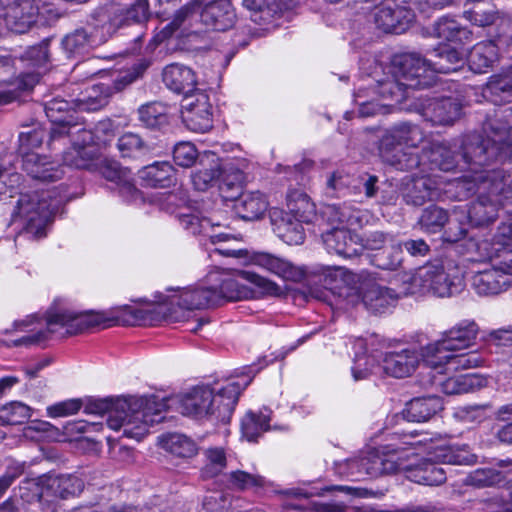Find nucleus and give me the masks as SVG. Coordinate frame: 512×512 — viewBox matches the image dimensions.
<instances>
[{
    "instance_id": "423d86ee",
    "label": "nucleus",
    "mask_w": 512,
    "mask_h": 512,
    "mask_svg": "<svg viewBox=\"0 0 512 512\" xmlns=\"http://www.w3.org/2000/svg\"><path fill=\"white\" fill-rule=\"evenodd\" d=\"M485 138L474 135L465 145L464 157L483 165L490 160H512V107L495 110L483 124Z\"/></svg>"
},
{
    "instance_id": "4d7b16f0",
    "label": "nucleus",
    "mask_w": 512,
    "mask_h": 512,
    "mask_svg": "<svg viewBox=\"0 0 512 512\" xmlns=\"http://www.w3.org/2000/svg\"><path fill=\"white\" fill-rule=\"evenodd\" d=\"M32 416V408L23 402L13 401L0 409V421L7 425H20Z\"/></svg>"
},
{
    "instance_id": "b1692460",
    "label": "nucleus",
    "mask_w": 512,
    "mask_h": 512,
    "mask_svg": "<svg viewBox=\"0 0 512 512\" xmlns=\"http://www.w3.org/2000/svg\"><path fill=\"white\" fill-rule=\"evenodd\" d=\"M468 259L473 262L493 263L496 258H502L505 254H512V250L506 247L504 240L498 237V230L492 239H484L473 235L465 243Z\"/></svg>"
},
{
    "instance_id": "412c9836",
    "label": "nucleus",
    "mask_w": 512,
    "mask_h": 512,
    "mask_svg": "<svg viewBox=\"0 0 512 512\" xmlns=\"http://www.w3.org/2000/svg\"><path fill=\"white\" fill-rule=\"evenodd\" d=\"M417 101L415 110L433 125H449L460 117L461 105L455 98L432 99L421 95Z\"/></svg>"
},
{
    "instance_id": "c756f323",
    "label": "nucleus",
    "mask_w": 512,
    "mask_h": 512,
    "mask_svg": "<svg viewBox=\"0 0 512 512\" xmlns=\"http://www.w3.org/2000/svg\"><path fill=\"white\" fill-rule=\"evenodd\" d=\"M419 158L420 164L418 167L425 168L426 162H428L431 173H434L435 170L452 171L459 165L447 144L438 141H433L429 144V147L424 148Z\"/></svg>"
},
{
    "instance_id": "9d476101",
    "label": "nucleus",
    "mask_w": 512,
    "mask_h": 512,
    "mask_svg": "<svg viewBox=\"0 0 512 512\" xmlns=\"http://www.w3.org/2000/svg\"><path fill=\"white\" fill-rule=\"evenodd\" d=\"M425 138L423 130L411 122H399L383 133L379 143V154L383 161L397 170H411L420 164L417 154L406 148L418 147Z\"/></svg>"
},
{
    "instance_id": "a19ab883",
    "label": "nucleus",
    "mask_w": 512,
    "mask_h": 512,
    "mask_svg": "<svg viewBox=\"0 0 512 512\" xmlns=\"http://www.w3.org/2000/svg\"><path fill=\"white\" fill-rule=\"evenodd\" d=\"M291 0H243V5L251 12L255 23L270 22L275 15L290 8Z\"/></svg>"
},
{
    "instance_id": "774afa93",
    "label": "nucleus",
    "mask_w": 512,
    "mask_h": 512,
    "mask_svg": "<svg viewBox=\"0 0 512 512\" xmlns=\"http://www.w3.org/2000/svg\"><path fill=\"white\" fill-rule=\"evenodd\" d=\"M174 162L181 167L192 166L197 159V150L190 142H181L173 150Z\"/></svg>"
},
{
    "instance_id": "8fccbe9b",
    "label": "nucleus",
    "mask_w": 512,
    "mask_h": 512,
    "mask_svg": "<svg viewBox=\"0 0 512 512\" xmlns=\"http://www.w3.org/2000/svg\"><path fill=\"white\" fill-rule=\"evenodd\" d=\"M161 447L169 453L183 458L197 454V444L191 438L180 433H168L159 437Z\"/></svg>"
},
{
    "instance_id": "39448f33",
    "label": "nucleus",
    "mask_w": 512,
    "mask_h": 512,
    "mask_svg": "<svg viewBox=\"0 0 512 512\" xmlns=\"http://www.w3.org/2000/svg\"><path fill=\"white\" fill-rule=\"evenodd\" d=\"M166 402L156 396L116 399L107 426L123 437L140 441L150 428L164 419Z\"/></svg>"
},
{
    "instance_id": "864d4df0",
    "label": "nucleus",
    "mask_w": 512,
    "mask_h": 512,
    "mask_svg": "<svg viewBox=\"0 0 512 512\" xmlns=\"http://www.w3.org/2000/svg\"><path fill=\"white\" fill-rule=\"evenodd\" d=\"M43 478H47V474L26 478L19 486L20 497L26 502L38 501L41 508L42 502H50L46 499L47 491Z\"/></svg>"
},
{
    "instance_id": "bb28decb",
    "label": "nucleus",
    "mask_w": 512,
    "mask_h": 512,
    "mask_svg": "<svg viewBox=\"0 0 512 512\" xmlns=\"http://www.w3.org/2000/svg\"><path fill=\"white\" fill-rule=\"evenodd\" d=\"M201 22L215 31H226L236 21V13L230 0H213L200 11Z\"/></svg>"
},
{
    "instance_id": "de8ad7c7",
    "label": "nucleus",
    "mask_w": 512,
    "mask_h": 512,
    "mask_svg": "<svg viewBox=\"0 0 512 512\" xmlns=\"http://www.w3.org/2000/svg\"><path fill=\"white\" fill-rule=\"evenodd\" d=\"M204 465L200 470L201 478L213 479L227 468L228 455L224 447L211 446L203 450Z\"/></svg>"
},
{
    "instance_id": "f704fd0d",
    "label": "nucleus",
    "mask_w": 512,
    "mask_h": 512,
    "mask_svg": "<svg viewBox=\"0 0 512 512\" xmlns=\"http://www.w3.org/2000/svg\"><path fill=\"white\" fill-rule=\"evenodd\" d=\"M252 262L256 266L289 281H297L302 277V272L290 261L270 253L259 252L252 256Z\"/></svg>"
},
{
    "instance_id": "6e6552de",
    "label": "nucleus",
    "mask_w": 512,
    "mask_h": 512,
    "mask_svg": "<svg viewBox=\"0 0 512 512\" xmlns=\"http://www.w3.org/2000/svg\"><path fill=\"white\" fill-rule=\"evenodd\" d=\"M426 446V456L409 462L407 478L418 484L439 486L446 481V471L439 466L441 463L456 465H471L477 457L466 450L454 449L445 445H437L431 439L419 440L411 445Z\"/></svg>"
},
{
    "instance_id": "9b49d317",
    "label": "nucleus",
    "mask_w": 512,
    "mask_h": 512,
    "mask_svg": "<svg viewBox=\"0 0 512 512\" xmlns=\"http://www.w3.org/2000/svg\"><path fill=\"white\" fill-rule=\"evenodd\" d=\"M45 136L46 131L41 127L20 133L19 153L22 156V168L29 176L42 182H53L64 175L61 165L32 151L41 146Z\"/></svg>"
},
{
    "instance_id": "473e14b6",
    "label": "nucleus",
    "mask_w": 512,
    "mask_h": 512,
    "mask_svg": "<svg viewBox=\"0 0 512 512\" xmlns=\"http://www.w3.org/2000/svg\"><path fill=\"white\" fill-rule=\"evenodd\" d=\"M425 364L433 369L445 367V371L470 369L481 365L482 357L476 352L457 353L447 352L435 355V357L422 358Z\"/></svg>"
},
{
    "instance_id": "6ab92c4d",
    "label": "nucleus",
    "mask_w": 512,
    "mask_h": 512,
    "mask_svg": "<svg viewBox=\"0 0 512 512\" xmlns=\"http://www.w3.org/2000/svg\"><path fill=\"white\" fill-rule=\"evenodd\" d=\"M110 36L105 23L100 27L89 24L65 35L62 47L69 57L82 56L104 44Z\"/></svg>"
},
{
    "instance_id": "c85d7f7f",
    "label": "nucleus",
    "mask_w": 512,
    "mask_h": 512,
    "mask_svg": "<svg viewBox=\"0 0 512 512\" xmlns=\"http://www.w3.org/2000/svg\"><path fill=\"white\" fill-rule=\"evenodd\" d=\"M165 86L176 94L191 95L195 92L197 79L194 71L188 66L172 63L167 65L162 73Z\"/></svg>"
},
{
    "instance_id": "79ce46f5",
    "label": "nucleus",
    "mask_w": 512,
    "mask_h": 512,
    "mask_svg": "<svg viewBox=\"0 0 512 512\" xmlns=\"http://www.w3.org/2000/svg\"><path fill=\"white\" fill-rule=\"evenodd\" d=\"M236 213L244 220L261 218L268 208V201L261 192L243 193L235 202Z\"/></svg>"
},
{
    "instance_id": "e2e57ef3",
    "label": "nucleus",
    "mask_w": 512,
    "mask_h": 512,
    "mask_svg": "<svg viewBox=\"0 0 512 512\" xmlns=\"http://www.w3.org/2000/svg\"><path fill=\"white\" fill-rule=\"evenodd\" d=\"M221 170L218 164L209 168L197 169L191 174V181L196 190L206 191L218 180Z\"/></svg>"
},
{
    "instance_id": "4be33fe9",
    "label": "nucleus",
    "mask_w": 512,
    "mask_h": 512,
    "mask_svg": "<svg viewBox=\"0 0 512 512\" xmlns=\"http://www.w3.org/2000/svg\"><path fill=\"white\" fill-rule=\"evenodd\" d=\"M206 283L211 284L213 294L218 296L217 305L225 301H240L252 297V290L239 281L228 271L216 269L206 276Z\"/></svg>"
},
{
    "instance_id": "7c9ffc66",
    "label": "nucleus",
    "mask_w": 512,
    "mask_h": 512,
    "mask_svg": "<svg viewBox=\"0 0 512 512\" xmlns=\"http://www.w3.org/2000/svg\"><path fill=\"white\" fill-rule=\"evenodd\" d=\"M95 165H99L101 175L118 185L120 194L128 201H136L141 198L140 191L131 182L129 172L122 169L118 163L107 160H100Z\"/></svg>"
},
{
    "instance_id": "69168bd1",
    "label": "nucleus",
    "mask_w": 512,
    "mask_h": 512,
    "mask_svg": "<svg viewBox=\"0 0 512 512\" xmlns=\"http://www.w3.org/2000/svg\"><path fill=\"white\" fill-rule=\"evenodd\" d=\"M442 391L447 395H456L469 392L473 387V377L469 374L448 377L439 381Z\"/></svg>"
},
{
    "instance_id": "4468645a",
    "label": "nucleus",
    "mask_w": 512,
    "mask_h": 512,
    "mask_svg": "<svg viewBox=\"0 0 512 512\" xmlns=\"http://www.w3.org/2000/svg\"><path fill=\"white\" fill-rule=\"evenodd\" d=\"M49 40L46 39L40 44L29 47L21 60L26 62L28 67L33 68L32 72L21 74L17 79L8 83V90L0 93V104H6L17 98V91L32 89L40 79L41 69L45 70L49 62L48 53Z\"/></svg>"
},
{
    "instance_id": "2eb2a0df",
    "label": "nucleus",
    "mask_w": 512,
    "mask_h": 512,
    "mask_svg": "<svg viewBox=\"0 0 512 512\" xmlns=\"http://www.w3.org/2000/svg\"><path fill=\"white\" fill-rule=\"evenodd\" d=\"M479 326L474 320L464 319L441 334L440 339L421 348V357L430 358L447 352L469 348L477 338Z\"/></svg>"
},
{
    "instance_id": "bf43d9fd",
    "label": "nucleus",
    "mask_w": 512,
    "mask_h": 512,
    "mask_svg": "<svg viewBox=\"0 0 512 512\" xmlns=\"http://www.w3.org/2000/svg\"><path fill=\"white\" fill-rule=\"evenodd\" d=\"M504 479L503 474L495 468H479L468 474L466 484L484 488L499 484Z\"/></svg>"
},
{
    "instance_id": "ddd939ff",
    "label": "nucleus",
    "mask_w": 512,
    "mask_h": 512,
    "mask_svg": "<svg viewBox=\"0 0 512 512\" xmlns=\"http://www.w3.org/2000/svg\"><path fill=\"white\" fill-rule=\"evenodd\" d=\"M471 286L479 296H496L512 286V254L496 258L489 267L474 273Z\"/></svg>"
},
{
    "instance_id": "1a4fd4ad",
    "label": "nucleus",
    "mask_w": 512,
    "mask_h": 512,
    "mask_svg": "<svg viewBox=\"0 0 512 512\" xmlns=\"http://www.w3.org/2000/svg\"><path fill=\"white\" fill-rule=\"evenodd\" d=\"M411 295L431 293L437 297H451L464 288L460 267L452 260H435L418 268L414 273L403 272Z\"/></svg>"
},
{
    "instance_id": "ea45409f",
    "label": "nucleus",
    "mask_w": 512,
    "mask_h": 512,
    "mask_svg": "<svg viewBox=\"0 0 512 512\" xmlns=\"http://www.w3.org/2000/svg\"><path fill=\"white\" fill-rule=\"evenodd\" d=\"M139 177L145 186L152 188H167L175 181L174 168L166 161L143 167L139 171Z\"/></svg>"
},
{
    "instance_id": "c9c22d12",
    "label": "nucleus",
    "mask_w": 512,
    "mask_h": 512,
    "mask_svg": "<svg viewBox=\"0 0 512 512\" xmlns=\"http://www.w3.org/2000/svg\"><path fill=\"white\" fill-rule=\"evenodd\" d=\"M443 409L438 396L417 397L406 404L403 416L411 422H425Z\"/></svg>"
},
{
    "instance_id": "f3484780",
    "label": "nucleus",
    "mask_w": 512,
    "mask_h": 512,
    "mask_svg": "<svg viewBox=\"0 0 512 512\" xmlns=\"http://www.w3.org/2000/svg\"><path fill=\"white\" fill-rule=\"evenodd\" d=\"M181 117L186 127L197 133H206L213 127L212 105L205 91L186 95L181 102Z\"/></svg>"
},
{
    "instance_id": "5fc2aeb1",
    "label": "nucleus",
    "mask_w": 512,
    "mask_h": 512,
    "mask_svg": "<svg viewBox=\"0 0 512 512\" xmlns=\"http://www.w3.org/2000/svg\"><path fill=\"white\" fill-rule=\"evenodd\" d=\"M138 114L139 120L148 128H158L168 123L167 107L159 102L141 106Z\"/></svg>"
},
{
    "instance_id": "a18cd8bd",
    "label": "nucleus",
    "mask_w": 512,
    "mask_h": 512,
    "mask_svg": "<svg viewBox=\"0 0 512 512\" xmlns=\"http://www.w3.org/2000/svg\"><path fill=\"white\" fill-rule=\"evenodd\" d=\"M349 475L355 479L364 476L379 477L383 475V459L382 453L375 451L369 452L367 455L351 459L348 461Z\"/></svg>"
},
{
    "instance_id": "2f4dec72",
    "label": "nucleus",
    "mask_w": 512,
    "mask_h": 512,
    "mask_svg": "<svg viewBox=\"0 0 512 512\" xmlns=\"http://www.w3.org/2000/svg\"><path fill=\"white\" fill-rule=\"evenodd\" d=\"M43 480L47 496L63 500L76 497L84 490L83 480L72 474H47V478H43Z\"/></svg>"
},
{
    "instance_id": "72a5a7b5",
    "label": "nucleus",
    "mask_w": 512,
    "mask_h": 512,
    "mask_svg": "<svg viewBox=\"0 0 512 512\" xmlns=\"http://www.w3.org/2000/svg\"><path fill=\"white\" fill-rule=\"evenodd\" d=\"M357 236L344 228L330 229L322 233L323 243L329 253L343 258H353L358 255Z\"/></svg>"
},
{
    "instance_id": "338daca9",
    "label": "nucleus",
    "mask_w": 512,
    "mask_h": 512,
    "mask_svg": "<svg viewBox=\"0 0 512 512\" xmlns=\"http://www.w3.org/2000/svg\"><path fill=\"white\" fill-rule=\"evenodd\" d=\"M296 220V222H285L278 226L280 237L289 245H299L304 242L305 234L303 226Z\"/></svg>"
},
{
    "instance_id": "a878e982",
    "label": "nucleus",
    "mask_w": 512,
    "mask_h": 512,
    "mask_svg": "<svg viewBox=\"0 0 512 512\" xmlns=\"http://www.w3.org/2000/svg\"><path fill=\"white\" fill-rule=\"evenodd\" d=\"M74 134L78 135L81 144L74 141L72 147L64 152V165L77 169H91L94 166L96 156L95 147L90 145L92 134L84 128H78L74 131Z\"/></svg>"
},
{
    "instance_id": "3c124183",
    "label": "nucleus",
    "mask_w": 512,
    "mask_h": 512,
    "mask_svg": "<svg viewBox=\"0 0 512 512\" xmlns=\"http://www.w3.org/2000/svg\"><path fill=\"white\" fill-rule=\"evenodd\" d=\"M436 37L450 42H464L470 39L471 32L454 18L444 16L434 24Z\"/></svg>"
},
{
    "instance_id": "c03bdc74",
    "label": "nucleus",
    "mask_w": 512,
    "mask_h": 512,
    "mask_svg": "<svg viewBox=\"0 0 512 512\" xmlns=\"http://www.w3.org/2000/svg\"><path fill=\"white\" fill-rule=\"evenodd\" d=\"M498 58V48L493 41H483L473 46L467 62L475 73H485Z\"/></svg>"
},
{
    "instance_id": "0e129e2a",
    "label": "nucleus",
    "mask_w": 512,
    "mask_h": 512,
    "mask_svg": "<svg viewBox=\"0 0 512 512\" xmlns=\"http://www.w3.org/2000/svg\"><path fill=\"white\" fill-rule=\"evenodd\" d=\"M339 228L356 230L363 224L364 213L348 204L338 205Z\"/></svg>"
},
{
    "instance_id": "f257e3e1",
    "label": "nucleus",
    "mask_w": 512,
    "mask_h": 512,
    "mask_svg": "<svg viewBox=\"0 0 512 512\" xmlns=\"http://www.w3.org/2000/svg\"><path fill=\"white\" fill-rule=\"evenodd\" d=\"M464 64V53L450 45H441L429 52V58L410 53L394 57L389 73L391 77L379 80L377 92L383 99L400 103L410 92L432 86L436 73L448 74Z\"/></svg>"
},
{
    "instance_id": "cd10ccee",
    "label": "nucleus",
    "mask_w": 512,
    "mask_h": 512,
    "mask_svg": "<svg viewBox=\"0 0 512 512\" xmlns=\"http://www.w3.org/2000/svg\"><path fill=\"white\" fill-rule=\"evenodd\" d=\"M77 110L74 107L73 99L68 101L64 99L54 98L46 103L45 113L49 118L53 127L50 130L51 140L59 139L63 136L74 135L73 129H76L77 125H72L65 115L70 110Z\"/></svg>"
},
{
    "instance_id": "393cba45",
    "label": "nucleus",
    "mask_w": 512,
    "mask_h": 512,
    "mask_svg": "<svg viewBox=\"0 0 512 512\" xmlns=\"http://www.w3.org/2000/svg\"><path fill=\"white\" fill-rule=\"evenodd\" d=\"M150 5L148 0H136L129 7L112 5L108 9L107 31L111 34L117 29L133 23H144L150 18Z\"/></svg>"
},
{
    "instance_id": "f8f14e48",
    "label": "nucleus",
    "mask_w": 512,
    "mask_h": 512,
    "mask_svg": "<svg viewBox=\"0 0 512 512\" xmlns=\"http://www.w3.org/2000/svg\"><path fill=\"white\" fill-rule=\"evenodd\" d=\"M389 284L390 286H384L371 278L361 282L359 293L367 310L372 313H383L395 305L398 299L411 295V290L403 279V272L397 273Z\"/></svg>"
},
{
    "instance_id": "49530a36",
    "label": "nucleus",
    "mask_w": 512,
    "mask_h": 512,
    "mask_svg": "<svg viewBox=\"0 0 512 512\" xmlns=\"http://www.w3.org/2000/svg\"><path fill=\"white\" fill-rule=\"evenodd\" d=\"M181 226L194 235H204L208 237L212 243L227 241L229 234L218 233L212 234L213 223L209 218L201 217L196 213L181 214L179 217Z\"/></svg>"
},
{
    "instance_id": "a211bd4d",
    "label": "nucleus",
    "mask_w": 512,
    "mask_h": 512,
    "mask_svg": "<svg viewBox=\"0 0 512 512\" xmlns=\"http://www.w3.org/2000/svg\"><path fill=\"white\" fill-rule=\"evenodd\" d=\"M420 173L407 177L403 183L402 196L407 204L421 206L441 195L444 181L435 173H427L425 168H420Z\"/></svg>"
},
{
    "instance_id": "680f3d73",
    "label": "nucleus",
    "mask_w": 512,
    "mask_h": 512,
    "mask_svg": "<svg viewBox=\"0 0 512 512\" xmlns=\"http://www.w3.org/2000/svg\"><path fill=\"white\" fill-rule=\"evenodd\" d=\"M489 408V404L461 406L455 410L454 417L466 424H479L487 418Z\"/></svg>"
},
{
    "instance_id": "dca6fc26",
    "label": "nucleus",
    "mask_w": 512,
    "mask_h": 512,
    "mask_svg": "<svg viewBox=\"0 0 512 512\" xmlns=\"http://www.w3.org/2000/svg\"><path fill=\"white\" fill-rule=\"evenodd\" d=\"M373 19L383 32L402 34L414 21L415 12L409 1L386 0L375 7Z\"/></svg>"
},
{
    "instance_id": "09e8293b",
    "label": "nucleus",
    "mask_w": 512,
    "mask_h": 512,
    "mask_svg": "<svg viewBox=\"0 0 512 512\" xmlns=\"http://www.w3.org/2000/svg\"><path fill=\"white\" fill-rule=\"evenodd\" d=\"M271 410L263 408L259 412L248 411L241 421L243 436L248 441L256 440L262 433L270 429Z\"/></svg>"
},
{
    "instance_id": "37998d69",
    "label": "nucleus",
    "mask_w": 512,
    "mask_h": 512,
    "mask_svg": "<svg viewBox=\"0 0 512 512\" xmlns=\"http://www.w3.org/2000/svg\"><path fill=\"white\" fill-rule=\"evenodd\" d=\"M286 205L289 212L299 222L311 223L317 218L315 204L302 190H289L286 197Z\"/></svg>"
},
{
    "instance_id": "aec40b11",
    "label": "nucleus",
    "mask_w": 512,
    "mask_h": 512,
    "mask_svg": "<svg viewBox=\"0 0 512 512\" xmlns=\"http://www.w3.org/2000/svg\"><path fill=\"white\" fill-rule=\"evenodd\" d=\"M378 358L376 368L380 370V375L394 378L410 376L419 364V354L411 348L388 347Z\"/></svg>"
},
{
    "instance_id": "e433bc0d",
    "label": "nucleus",
    "mask_w": 512,
    "mask_h": 512,
    "mask_svg": "<svg viewBox=\"0 0 512 512\" xmlns=\"http://www.w3.org/2000/svg\"><path fill=\"white\" fill-rule=\"evenodd\" d=\"M112 94L110 85L99 83L87 87L73 99L74 107L80 111H97L107 105Z\"/></svg>"
},
{
    "instance_id": "7ed1b4c3",
    "label": "nucleus",
    "mask_w": 512,
    "mask_h": 512,
    "mask_svg": "<svg viewBox=\"0 0 512 512\" xmlns=\"http://www.w3.org/2000/svg\"><path fill=\"white\" fill-rule=\"evenodd\" d=\"M148 310L136 309L128 305L115 307L106 312L75 313L68 310L49 311L47 327L15 341V345L40 344L49 339L50 335L59 333L76 335L94 327H110L112 325H142L147 322Z\"/></svg>"
},
{
    "instance_id": "4c0bfd02",
    "label": "nucleus",
    "mask_w": 512,
    "mask_h": 512,
    "mask_svg": "<svg viewBox=\"0 0 512 512\" xmlns=\"http://www.w3.org/2000/svg\"><path fill=\"white\" fill-rule=\"evenodd\" d=\"M483 94L494 104L512 102V66L501 73L492 75L483 90Z\"/></svg>"
},
{
    "instance_id": "f03ea898",
    "label": "nucleus",
    "mask_w": 512,
    "mask_h": 512,
    "mask_svg": "<svg viewBox=\"0 0 512 512\" xmlns=\"http://www.w3.org/2000/svg\"><path fill=\"white\" fill-rule=\"evenodd\" d=\"M472 139L473 136H470L464 141L463 151L465 145ZM462 158L474 174L456 181L458 197L465 199L478 193V199L469 205L468 218L476 226L488 224L496 219L498 206L504 204L503 199L512 197V177L500 169L478 171L477 167L482 165L476 164L472 159H466L464 152ZM488 163L489 161L485 165Z\"/></svg>"
},
{
    "instance_id": "20e7f679",
    "label": "nucleus",
    "mask_w": 512,
    "mask_h": 512,
    "mask_svg": "<svg viewBox=\"0 0 512 512\" xmlns=\"http://www.w3.org/2000/svg\"><path fill=\"white\" fill-rule=\"evenodd\" d=\"M252 381L251 377L229 380L224 384L201 385L192 388L180 399L182 414L195 417H208L217 422H228L232 416L239 395Z\"/></svg>"
},
{
    "instance_id": "58836bf2",
    "label": "nucleus",
    "mask_w": 512,
    "mask_h": 512,
    "mask_svg": "<svg viewBox=\"0 0 512 512\" xmlns=\"http://www.w3.org/2000/svg\"><path fill=\"white\" fill-rule=\"evenodd\" d=\"M217 299L211 284H207L206 287L184 289L173 302L184 309L193 310L217 306Z\"/></svg>"
},
{
    "instance_id": "5701e85b",
    "label": "nucleus",
    "mask_w": 512,
    "mask_h": 512,
    "mask_svg": "<svg viewBox=\"0 0 512 512\" xmlns=\"http://www.w3.org/2000/svg\"><path fill=\"white\" fill-rule=\"evenodd\" d=\"M41 13L40 0H15L6 6L4 22L9 30L24 33Z\"/></svg>"
},
{
    "instance_id": "6e6d98bb",
    "label": "nucleus",
    "mask_w": 512,
    "mask_h": 512,
    "mask_svg": "<svg viewBox=\"0 0 512 512\" xmlns=\"http://www.w3.org/2000/svg\"><path fill=\"white\" fill-rule=\"evenodd\" d=\"M117 147L122 157L138 158L150 152V147L135 133H125L119 137Z\"/></svg>"
},
{
    "instance_id": "603ef678",
    "label": "nucleus",
    "mask_w": 512,
    "mask_h": 512,
    "mask_svg": "<svg viewBox=\"0 0 512 512\" xmlns=\"http://www.w3.org/2000/svg\"><path fill=\"white\" fill-rule=\"evenodd\" d=\"M448 212L436 205H430L422 211L418 220L420 228L426 233H437L448 222Z\"/></svg>"
},
{
    "instance_id": "13d9d810",
    "label": "nucleus",
    "mask_w": 512,
    "mask_h": 512,
    "mask_svg": "<svg viewBox=\"0 0 512 512\" xmlns=\"http://www.w3.org/2000/svg\"><path fill=\"white\" fill-rule=\"evenodd\" d=\"M229 488L236 491H245L253 487H263L265 478L256 473H248L243 470H234L226 475Z\"/></svg>"
},
{
    "instance_id": "052dcab7",
    "label": "nucleus",
    "mask_w": 512,
    "mask_h": 512,
    "mask_svg": "<svg viewBox=\"0 0 512 512\" xmlns=\"http://www.w3.org/2000/svg\"><path fill=\"white\" fill-rule=\"evenodd\" d=\"M379 358L373 355H359L354 359L352 366V375L354 380L359 381L366 379L369 375H380V370H377Z\"/></svg>"
},
{
    "instance_id": "0eeeda50",
    "label": "nucleus",
    "mask_w": 512,
    "mask_h": 512,
    "mask_svg": "<svg viewBox=\"0 0 512 512\" xmlns=\"http://www.w3.org/2000/svg\"><path fill=\"white\" fill-rule=\"evenodd\" d=\"M69 199L65 184L53 190L22 194L17 202V213L23 223L21 234L29 239L45 237L53 215Z\"/></svg>"
}]
</instances>
